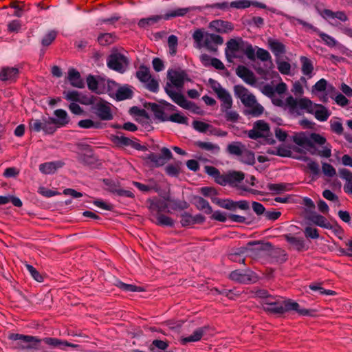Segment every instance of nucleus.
I'll list each match as a JSON object with an SVG mask.
<instances>
[{
  "label": "nucleus",
  "mask_w": 352,
  "mask_h": 352,
  "mask_svg": "<svg viewBox=\"0 0 352 352\" xmlns=\"http://www.w3.org/2000/svg\"><path fill=\"white\" fill-rule=\"evenodd\" d=\"M293 140L297 145L306 148L311 155L322 158H329L331 155V144L320 134L302 132L294 135Z\"/></svg>",
  "instance_id": "obj_1"
},
{
  "label": "nucleus",
  "mask_w": 352,
  "mask_h": 352,
  "mask_svg": "<svg viewBox=\"0 0 352 352\" xmlns=\"http://www.w3.org/2000/svg\"><path fill=\"white\" fill-rule=\"evenodd\" d=\"M167 78L168 81L165 87V90L172 100L184 109H192L195 111V104L188 100L181 94V89L187 80L186 72L182 70L170 69L168 71Z\"/></svg>",
  "instance_id": "obj_2"
},
{
  "label": "nucleus",
  "mask_w": 352,
  "mask_h": 352,
  "mask_svg": "<svg viewBox=\"0 0 352 352\" xmlns=\"http://www.w3.org/2000/svg\"><path fill=\"white\" fill-rule=\"evenodd\" d=\"M242 52L250 60L255 58V50L251 44L242 40L230 39L228 41L226 56L229 62H232L234 58H239Z\"/></svg>",
  "instance_id": "obj_3"
},
{
  "label": "nucleus",
  "mask_w": 352,
  "mask_h": 352,
  "mask_svg": "<svg viewBox=\"0 0 352 352\" xmlns=\"http://www.w3.org/2000/svg\"><path fill=\"white\" fill-rule=\"evenodd\" d=\"M300 107L298 116L304 114L305 112L314 115L315 118L320 121L324 122L331 116V112L322 104L314 103L310 99L306 97L300 98Z\"/></svg>",
  "instance_id": "obj_4"
},
{
  "label": "nucleus",
  "mask_w": 352,
  "mask_h": 352,
  "mask_svg": "<svg viewBox=\"0 0 352 352\" xmlns=\"http://www.w3.org/2000/svg\"><path fill=\"white\" fill-rule=\"evenodd\" d=\"M88 89L97 94L112 93L115 81L100 75H88L86 79Z\"/></svg>",
  "instance_id": "obj_5"
},
{
  "label": "nucleus",
  "mask_w": 352,
  "mask_h": 352,
  "mask_svg": "<svg viewBox=\"0 0 352 352\" xmlns=\"http://www.w3.org/2000/svg\"><path fill=\"white\" fill-rule=\"evenodd\" d=\"M263 309L272 314H283L289 311H296L300 315H307V311L299 309V305L291 300L280 301L279 299L274 302L263 303Z\"/></svg>",
  "instance_id": "obj_6"
},
{
  "label": "nucleus",
  "mask_w": 352,
  "mask_h": 352,
  "mask_svg": "<svg viewBox=\"0 0 352 352\" xmlns=\"http://www.w3.org/2000/svg\"><path fill=\"white\" fill-rule=\"evenodd\" d=\"M8 338L15 341L14 346L20 349H37L36 344L41 342V340L37 337L19 333H10Z\"/></svg>",
  "instance_id": "obj_7"
},
{
  "label": "nucleus",
  "mask_w": 352,
  "mask_h": 352,
  "mask_svg": "<svg viewBox=\"0 0 352 352\" xmlns=\"http://www.w3.org/2000/svg\"><path fill=\"white\" fill-rule=\"evenodd\" d=\"M90 111L101 120L108 121L113 119L110 104L100 98L95 100Z\"/></svg>",
  "instance_id": "obj_8"
},
{
  "label": "nucleus",
  "mask_w": 352,
  "mask_h": 352,
  "mask_svg": "<svg viewBox=\"0 0 352 352\" xmlns=\"http://www.w3.org/2000/svg\"><path fill=\"white\" fill-rule=\"evenodd\" d=\"M278 152V155L280 156L292 157L293 158L300 160L306 162V166H305V168L306 170L309 172L313 176H316L319 174V164L316 161L311 160L310 157L302 155H293L292 151L288 149H279Z\"/></svg>",
  "instance_id": "obj_9"
},
{
  "label": "nucleus",
  "mask_w": 352,
  "mask_h": 352,
  "mask_svg": "<svg viewBox=\"0 0 352 352\" xmlns=\"http://www.w3.org/2000/svg\"><path fill=\"white\" fill-rule=\"evenodd\" d=\"M273 104L276 106L282 107L293 116H298L300 107V98H295L292 96H289L283 100L280 98H274Z\"/></svg>",
  "instance_id": "obj_10"
},
{
  "label": "nucleus",
  "mask_w": 352,
  "mask_h": 352,
  "mask_svg": "<svg viewBox=\"0 0 352 352\" xmlns=\"http://www.w3.org/2000/svg\"><path fill=\"white\" fill-rule=\"evenodd\" d=\"M107 65L111 69L123 73L128 65V60L123 54L115 53L109 56Z\"/></svg>",
  "instance_id": "obj_11"
},
{
  "label": "nucleus",
  "mask_w": 352,
  "mask_h": 352,
  "mask_svg": "<svg viewBox=\"0 0 352 352\" xmlns=\"http://www.w3.org/2000/svg\"><path fill=\"white\" fill-rule=\"evenodd\" d=\"M269 133V124L264 120H260L254 123L253 129L248 131V136L251 139L256 140L267 136Z\"/></svg>",
  "instance_id": "obj_12"
},
{
  "label": "nucleus",
  "mask_w": 352,
  "mask_h": 352,
  "mask_svg": "<svg viewBox=\"0 0 352 352\" xmlns=\"http://www.w3.org/2000/svg\"><path fill=\"white\" fill-rule=\"evenodd\" d=\"M230 278L240 283L247 284L254 283L256 280L257 277L256 274L250 270H237L230 273Z\"/></svg>",
  "instance_id": "obj_13"
},
{
  "label": "nucleus",
  "mask_w": 352,
  "mask_h": 352,
  "mask_svg": "<svg viewBox=\"0 0 352 352\" xmlns=\"http://www.w3.org/2000/svg\"><path fill=\"white\" fill-rule=\"evenodd\" d=\"M234 91L235 96L241 100L245 107L254 104L256 100L255 96L243 86L235 85Z\"/></svg>",
  "instance_id": "obj_14"
},
{
  "label": "nucleus",
  "mask_w": 352,
  "mask_h": 352,
  "mask_svg": "<svg viewBox=\"0 0 352 352\" xmlns=\"http://www.w3.org/2000/svg\"><path fill=\"white\" fill-rule=\"evenodd\" d=\"M112 93L109 96L116 98L117 100H124L131 98L133 91L131 87L127 85L119 87L118 84L115 82V87L113 89Z\"/></svg>",
  "instance_id": "obj_15"
},
{
  "label": "nucleus",
  "mask_w": 352,
  "mask_h": 352,
  "mask_svg": "<svg viewBox=\"0 0 352 352\" xmlns=\"http://www.w3.org/2000/svg\"><path fill=\"white\" fill-rule=\"evenodd\" d=\"M320 15L332 25L337 26L336 20L345 22L348 20V17L345 12L342 11L333 12L329 9H324L320 12Z\"/></svg>",
  "instance_id": "obj_16"
},
{
  "label": "nucleus",
  "mask_w": 352,
  "mask_h": 352,
  "mask_svg": "<svg viewBox=\"0 0 352 352\" xmlns=\"http://www.w3.org/2000/svg\"><path fill=\"white\" fill-rule=\"evenodd\" d=\"M223 42V38L214 34H205V40L204 41V46L210 52H216L217 47L221 45Z\"/></svg>",
  "instance_id": "obj_17"
},
{
  "label": "nucleus",
  "mask_w": 352,
  "mask_h": 352,
  "mask_svg": "<svg viewBox=\"0 0 352 352\" xmlns=\"http://www.w3.org/2000/svg\"><path fill=\"white\" fill-rule=\"evenodd\" d=\"M209 27L214 31L221 34L229 33L234 29V25L232 23L221 19H217L211 21Z\"/></svg>",
  "instance_id": "obj_18"
},
{
  "label": "nucleus",
  "mask_w": 352,
  "mask_h": 352,
  "mask_svg": "<svg viewBox=\"0 0 352 352\" xmlns=\"http://www.w3.org/2000/svg\"><path fill=\"white\" fill-rule=\"evenodd\" d=\"M148 201L150 203L149 210L153 214L157 215L162 212L168 211V204L166 200L155 197L149 199Z\"/></svg>",
  "instance_id": "obj_19"
},
{
  "label": "nucleus",
  "mask_w": 352,
  "mask_h": 352,
  "mask_svg": "<svg viewBox=\"0 0 352 352\" xmlns=\"http://www.w3.org/2000/svg\"><path fill=\"white\" fill-rule=\"evenodd\" d=\"M236 74L242 78L244 82L250 85H254L256 83V77L252 72L243 65H239L236 68Z\"/></svg>",
  "instance_id": "obj_20"
},
{
  "label": "nucleus",
  "mask_w": 352,
  "mask_h": 352,
  "mask_svg": "<svg viewBox=\"0 0 352 352\" xmlns=\"http://www.w3.org/2000/svg\"><path fill=\"white\" fill-rule=\"evenodd\" d=\"M19 76V69L16 67H5L0 71V80L13 82Z\"/></svg>",
  "instance_id": "obj_21"
},
{
  "label": "nucleus",
  "mask_w": 352,
  "mask_h": 352,
  "mask_svg": "<svg viewBox=\"0 0 352 352\" xmlns=\"http://www.w3.org/2000/svg\"><path fill=\"white\" fill-rule=\"evenodd\" d=\"M67 79L72 87L82 89L85 87V82L80 73L74 68L68 70Z\"/></svg>",
  "instance_id": "obj_22"
},
{
  "label": "nucleus",
  "mask_w": 352,
  "mask_h": 352,
  "mask_svg": "<svg viewBox=\"0 0 352 352\" xmlns=\"http://www.w3.org/2000/svg\"><path fill=\"white\" fill-rule=\"evenodd\" d=\"M54 115L55 116V118H52V120L56 124L57 127H63L70 121L67 113L63 109H59L55 110Z\"/></svg>",
  "instance_id": "obj_23"
},
{
  "label": "nucleus",
  "mask_w": 352,
  "mask_h": 352,
  "mask_svg": "<svg viewBox=\"0 0 352 352\" xmlns=\"http://www.w3.org/2000/svg\"><path fill=\"white\" fill-rule=\"evenodd\" d=\"M41 341H43L47 345L53 347H57L60 349H65V346H69L72 348H77L78 346L77 344L54 338H45L41 340Z\"/></svg>",
  "instance_id": "obj_24"
},
{
  "label": "nucleus",
  "mask_w": 352,
  "mask_h": 352,
  "mask_svg": "<svg viewBox=\"0 0 352 352\" xmlns=\"http://www.w3.org/2000/svg\"><path fill=\"white\" fill-rule=\"evenodd\" d=\"M63 166V163L61 161L45 162L39 165V170L43 174H53Z\"/></svg>",
  "instance_id": "obj_25"
},
{
  "label": "nucleus",
  "mask_w": 352,
  "mask_h": 352,
  "mask_svg": "<svg viewBox=\"0 0 352 352\" xmlns=\"http://www.w3.org/2000/svg\"><path fill=\"white\" fill-rule=\"evenodd\" d=\"M195 10V8H193V7L175 8L174 10L168 11L163 16V19L164 20H169L172 18L184 16L187 13H188L189 12H190L191 10Z\"/></svg>",
  "instance_id": "obj_26"
},
{
  "label": "nucleus",
  "mask_w": 352,
  "mask_h": 352,
  "mask_svg": "<svg viewBox=\"0 0 352 352\" xmlns=\"http://www.w3.org/2000/svg\"><path fill=\"white\" fill-rule=\"evenodd\" d=\"M340 177L346 181L344 186L345 192L352 195V173L346 168L339 170Z\"/></svg>",
  "instance_id": "obj_27"
},
{
  "label": "nucleus",
  "mask_w": 352,
  "mask_h": 352,
  "mask_svg": "<svg viewBox=\"0 0 352 352\" xmlns=\"http://www.w3.org/2000/svg\"><path fill=\"white\" fill-rule=\"evenodd\" d=\"M300 63L302 65V73L311 78L313 76L314 65L312 61L306 56H301L300 58Z\"/></svg>",
  "instance_id": "obj_28"
},
{
  "label": "nucleus",
  "mask_w": 352,
  "mask_h": 352,
  "mask_svg": "<svg viewBox=\"0 0 352 352\" xmlns=\"http://www.w3.org/2000/svg\"><path fill=\"white\" fill-rule=\"evenodd\" d=\"M269 190L275 194H280L286 191H289L292 188V184L289 183L269 184L267 185Z\"/></svg>",
  "instance_id": "obj_29"
},
{
  "label": "nucleus",
  "mask_w": 352,
  "mask_h": 352,
  "mask_svg": "<svg viewBox=\"0 0 352 352\" xmlns=\"http://www.w3.org/2000/svg\"><path fill=\"white\" fill-rule=\"evenodd\" d=\"M269 45L271 51L276 57L282 56L285 52L284 44L277 40H269Z\"/></svg>",
  "instance_id": "obj_30"
},
{
  "label": "nucleus",
  "mask_w": 352,
  "mask_h": 352,
  "mask_svg": "<svg viewBox=\"0 0 352 352\" xmlns=\"http://www.w3.org/2000/svg\"><path fill=\"white\" fill-rule=\"evenodd\" d=\"M287 241L292 246V248L298 251L305 249L304 239L292 235H287L285 236Z\"/></svg>",
  "instance_id": "obj_31"
},
{
  "label": "nucleus",
  "mask_w": 352,
  "mask_h": 352,
  "mask_svg": "<svg viewBox=\"0 0 352 352\" xmlns=\"http://www.w3.org/2000/svg\"><path fill=\"white\" fill-rule=\"evenodd\" d=\"M245 148V146L240 142H232L227 146V151L230 155L240 156Z\"/></svg>",
  "instance_id": "obj_32"
},
{
  "label": "nucleus",
  "mask_w": 352,
  "mask_h": 352,
  "mask_svg": "<svg viewBox=\"0 0 352 352\" xmlns=\"http://www.w3.org/2000/svg\"><path fill=\"white\" fill-rule=\"evenodd\" d=\"M219 99L221 100V111H227L231 109L232 106V99L230 94L226 91L224 94L218 96Z\"/></svg>",
  "instance_id": "obj_33"
},
{
  "label": "nucleus",
  "mask_w": 352,
  "mask_h": 352,
  "mask_svg": "<svg viewBox=\"0 0 352 352\" xmlns=\"http://www.w3.org/2000/svg\"><path fill=\"white\" fill-rule=\"evenodd\" d=\"M113 141L116 144H119L124 146L132 145L137 149H142V146L138 143H134L131 139L124 137L123 135H116L113 138Z\"/></svg>",
  "instance_id": "obj_34"
},
{
  "label": "nucleus",
  "mask_w": 352,
  "mask_h": 352,
  "mask_svg": "<svg viewBox=\"0 0 352 352\" xmlns=\"http://www.w3.org/2000/svg\"><path fill=\"white\" fill-rule=\"evenodd\" d=\"M116 35L114 33H102L98 37V41L101 45H109L115 42Z\"/></svg>",
  "instance_id": "obj_35"
},
{
  "label": "nucleus",
  "mask_w": 352,
  "mask_h": 352,
  "mask_svg": "<svg viewBox=\"0 0 352 352\" xmlns=\"http://www.w3.org/2000/svg\"><path fill=\"white\" fill-rule=\"evenodd\" d=\"M204 335V331L202 329H196L190 336L182 338L181 342L183 344L188 342H197L201 340Z\"/></svg>",
  "instance_id": "obj_36"
},
{
  "label": "nucleus",
  "mask_w": 352,
  "mask_h": 352,
  "mask_svg": "<svg viewBox=\"0 0 352 352\" xmlns=\"http://www.w3.org/2000/svg\"><path fill=\"white\" fill-rule=\"evenodd\" d=\"M136 76L140 81L144 83L148 81L149 78H151V75L148 67L145 66H141L136 72Z\"/></svg>",
  "instance_id": "obj_37"
},
{
  "label": "nucleus",
  "mask_w": 352,
  "mask_h": 352,
  "mask_svg": "<svg viewBox=\"0 0 352 352\" xmlns=\"http://www.w3.org/2000/svg\"><path fill=\"white\" fill-rule=\"evenodd\" d=\"M316 32L318 33V36L320 37L322 41L324 43L325 45L330 47H333L337 45L338 41L331 36L320 32L318 30H316Z\"/></svg>",
  "instance_id": "obj_38"
},
{
  "label": "nucleus",
  "mask_w": 352,
  "mask_h": 352,
  "mask_svg": "<svg viewBox=\"0 0 352 352\" xmlns=\"http://www.w3.org/2000/svg\"><path fill=\"white\" fill-rule=\"evenodd\" d=\"M228 182L230 185H236L244 179V174L239 171H232L228 173Z\"/></svg>",
  "instance_id": "obj_39"
},
{
  "label": "nucleus",
  "mask_w": 352,
  "mask_h": 352,
  "mask_svg": "<svg viewBox=\"0 0 352 352\" xmlns=\"http://www.w3.org/2000/svg\"><path fill=\"white\" fill-rule=\"evenodd\" d=\"M195 205L198 209L204 210L206 214H210L212 212L209 203L202 197L195 198Z\"/></svg>",
  "instance_id": "obj_40"
},
{
  "label": "nucleus",
  "mask_w": 352,
  "mask_h": 352,
  "mask_svg": "<svg viewBox=\"0 0 352 352\" xmlns=\"http://www.w3.org/2000/svg\"><path fill=\"white\" fill-rule=\"evenodd\" d=\"M240 160L247 164L252 165L255 162V157L254 153L248 150L246 148L241 154Z\"/></svg>",
  "instance_id": "obj_41"
},
{
  "label": "nucleus",
  "mask_w": 352,
  "mask_h": 352,
  "mask_svg": "<svg viewBox=\"0 0 352 352\" xmlns=\"http://www.w3.org/2000/svg\"><path fill=\"white\" fill-rule=\"evenodd\" d=\"M79 127L82 129H100L101 123L100 122H94L90 119L80 120L78 123Z\"/></svg>",
  "instance_id": "obj_42"
},
{
  "label": "nucleus",
  "mask_w": 352,
  "mask_h": 352,
  "mask_svg": "<svg viewBox=\"0 0 352 352\" xmlns=\"http://www.w3.org/2000/svg\"><path fill=\"white\" fill-rule=\"evenodd\" d=\"M330 127L331 130L338 135H341L343 133L342 124L338 118H333L330 120Z\"/></svg>",
  "instance_id": "obj_43"
},
{
  "label": "nucleus",
  "mask_w": 352,
  "mask_h": 352,
  "mask_svg": "<svg viewBox=\"0 0 352 352\" xmlns=\"http://www.w3.org/2000/svg\"><path fill=\"white\" fill-rule=\"evenodd\" d=\"M247 107L250 108V109L247 111L248 113L254 117L261 116L264 111V108L256 102V100H255L254 104L247 106Z\"/></svg>",
  "instance_id": "obj_44"
},
{
  "label": "nucleus",
  "mask_w": 352,
  "mask_h": 352,
  "mask_svg": "<svg viewBox=\"0 0 352 352\" xmlns=\"http://www.w3.org/2000/svg\"><path fill=\"white\" fill-rule=\"evenodd\" d=\"M197 146L206 151H210L212 153H218L220 150L219 146L217 144L212 142H199Z\"/></svg>",
  "instance_id": "obj_45"
},
{
  "label": "nucleus",
  "mask_w": 352,
  "mask_h": 352,
  "mask_svg": "<svg viewBox=\"0 0 352 352\" xmlns=\"http://www.w3.org/2000/svg\"><path fill=\"white\" fill-rule=\"evenodd\" d=\"M147 160L153 163L155 166H162L165 164V160L163 157L160 155L151 153L146 157Z\"/></svg>",
  "instance_id": "obj_46"
},
{
  "label": "nucleus",
  "mask_w": 352,
  "mask_h": 352,
  "mask_svg": "<svg viewBox=\"0 0 352 352\" xmlns=\"http://www.w3.org/2000/svg\"><path fill=\"white\" fill-rule=\"evenodd\" d=\"M58 127L52 120V118L43 120V131L47 134H53Z\"/></svg>",
  "instance_id": "obj_47"
},
{
  "label": "nucleus",
  "mask_w": 352,
  "mask_h": 352,
  "mask_svg": "<svg viewBox=\"0 0 352 352\" xmlns=\"http://www.w3.org/2000/svg\"><path fill=\"white\" fill-rule=\"evenodd\" d=\"M117 285L119 288L125 292H140L143 291V289L140 287L122 282H118Z\"/></svg>",
  "instance_id": "obj_48"
},
{
  "label": "nucleus",
  "mask_w": 352,
  "mask_h": 352,
  "mask_svg": "<svg viewBox=\"0 0 352 352\" xmlns=\"http://www.w3.org/2000/svg\"><path fill=\"white\" fill-rule=\"evenodd\" d=\"M311 221L317 226L327 228L329 226V223L325 217L320 214H314L311 217Z\"/></svg>",
  "instance_id": "obj_49"
},
{
  "label": "nucleus",
  "mask_w": 352,
  "mask_h": 352,
  "mask_svg": "<svg viewBox=\"0 0 352 352\" xmlns=\"http://www.w3.org/2000/svg\"><path fill=\"white\" fill-rule=\"evenodd\" d=\"M155 216L157 218V223L158 225L172 226L174 224L173 220L166 215L159 214Z\"/></svg>",
  "instance_id": "obj_50"
},
{
  "label": "nucleus",
  "mask_w": 352,
  "mask_h": 352,
  "mask_svg": "<svg viewBox=\"0 0 352 352\" xmlns=\"http://www.w3.org/2000/svg\"><path fill=\"white\" fill-rule=\"evenodd\" d=\"M327 86V81L322 78L319 80L313 87L311 89V92L313 94H316L318 92L324 91Z\"/></svg>",
  "instance_id": "obj_51"
},
{
  "label": "nucleus",
  "mask_w": 352,
  "mask_h": 352,
  "mask_svg": "<svg viewBox=\"0 0 352 352\" xmlns=\"http://www.w3.org/2000/svg\"><path fill=\"white\" fill-rule=\"evenodd\" d=\"M209 82L211 88L217 95V97L227 91L217 81L210 78Z\"/></svg>",
  "instance_id": "obj_52"
},
{
  "label": "nucleus",
  "mask_w": 352,
  "mask_h": 352,
  "mask_svg": "<svg viewBox=\"0 0 352 352\" xmlns=\"http://www.w3.org/2000/svg\"><path fill=\"white\" fill-rule=\"evenodd\" d=\"M168 120L171 122L179 124H187L188 118L180 113H175L170 115Z\"/></svg>",
  "instance_id": "obj_53"
},
{
  "label": "nucleus",
  "mask_w": 352,
  "mask_h": 352,
  "mask_svg": "<svg viewBox=\"0 0 352 352\" xmlns=\"http://www.w3.org/2000/svg\"><path fill=\"white\" fill-rule=\"evenodd\" d=\"M322 170L324 175L333 177L336 175V171L332 165L328 163H322Z\"/></svg>",
  "instance_id": "obj_54"
},
{
  "label": "nucleus",
  "mask_w": 352,
  "mask_h": 352,
  "mask_svg": "<svg viewBox=\"0 0 352 352\" xmlns=\"http://www.w3.org/2000/svg\"><path fill=\"white\" fill-rule=\"evenodd\" d=\"M151 110L154 113L156 118L161 119L162 120H166L162 107H161L157 104H151Z\"/></svg>",
  "instance_id": "obj_55"
},
{
  "label": "nucleus",
  "mask_w": 352,
  "mask_h": 352,
  "mask_svg": "<svg viewBox=\"0 0 352 352\" xmlns=\"http://www.w3.org/2000/svg\"><path fill=\"white\" fill-rule=\"evenodd\" d=\"M144 84L146 85V89H148L149 91L154 92V93H155L158 91V89H159L158 81L156 79L152 78V76L151 77V78H149V80L148 81L144 82Z\"/></svg>",
  "instance_id": "obj_56"
},
{
  "label": "nucleus",
  "mask_w": 352,
  "mask_h": 352,
  "mask_svg": "<svg viewBox=\"0 0 352 352\" xmlns=\"http://www.w3.org/2000/svg\"><path fill=\"white\" fill-rule=\"evenodd\" d=\"M57 35L56 32L52 30L49 32L42 39V45L44 46L50 45L52 41L56 38Z\"/></svg>",
  "instance_id": "obj_57"
},
{
  "label": "nucleus",
  "mask_w": 352,
  "mask_h": 352,
  "mask_svg": "<svg viewBox=\"0 0 352 352\" xmlns=\"http://www.w3.org/2000/svg\"><path fill=\"white\" fill-rule=\"evenodd\" d=\"M250 6V2L248 0H236L230 3V7L236 9L248 8Z\"/></svg>",
  "instance_id": "obj_58"
},
{
  "label": "nucleus",
  "mask_w": 352,
  "mask_h": 352,
  "mask_svg": "<svg viewBox=\"0 0 352 352\" xmlns=\"http://www.w3.org/2000/svg\"><path fill=\"white\" fill-rule=\"evenodd\" d=\"M192 126L196 131L201 133L206 132L210 127V124L197 120H195L192 122Z\"/></svg>",
  "instance_id": "obj_59"
},
{
  "label": "nucleus",
  "mask_w": 352,
  "mask_h": 352,
  "mask_svg": "<svg viewBox=\"0 0 352 352\" xmlns=\"http://www.w3.org/2000/svg\"><path fill=\"white\" fill-rule=\"evenodd\" d=\"M38 192L46 197H52L59 194L58 191L45 188L44 186L39 187Z\"/></svg>",
  "instance_id": "obj_60"
},
{
  "label": "nucleus",
  "mask_w": 352,
  "mask_h": 352,
  "mask_svg": "<svg viewBox=\"0 0 352 352\" xmlns=\"http://www.w3.org/2000/svg\"><path fill=\"white\" fill-rule=\"evenodd\" d=\"M291 91L296 97H301L304 94L303 87L299 81H296L293 84Z\"/></svg>",
  "instance_id": "obj_61"
},
{
  "label": "nucleus",
  "mask_w": 352,
  "mask_h": 352,
  "mask_svg": "<svg viewBox=\"0 0 352 352\" xmlns=\"http://www.w3.org/2000/svg\"><path fill=\"white\" fill-rule=\"evenodd\" d=\"M217 204L221 208L234 210V201L230 199H218Z\"/></svg>",
  "instance_id": "obj_62"
},
{
  "label": "nucleus",
  "mask_w": 352,
  "mask_h": 352,
  "mask_svg": "<svg viewBox=\"0 0 352 352\" xmlns=\"http://www.w3.org/2000/svg\"><path fill=\"white\" fill-rule=\"evenodd\" d=\"M26 268L34 280L38 282L43 281L42 276L33 266L30 265H26Z\"/></svg>",
  "instance_id": "obj_63"
},
{
  "label": "nucleus",
  "mask_w": 352,
  "mask_h": 352,
  "mask_svg": "<svg viewBox=\"0 0 352 352\" xmlns=\"http://www.w3.org/2000/svg\"><path fill=\"white\" fill-rule=\"evenodd\" d=\"M278 69L283 74H288L290 72L291 65L286 61H280L278 63Z\"/></svg>",
  "instance_id": "obj_64"
}]
</instances>
